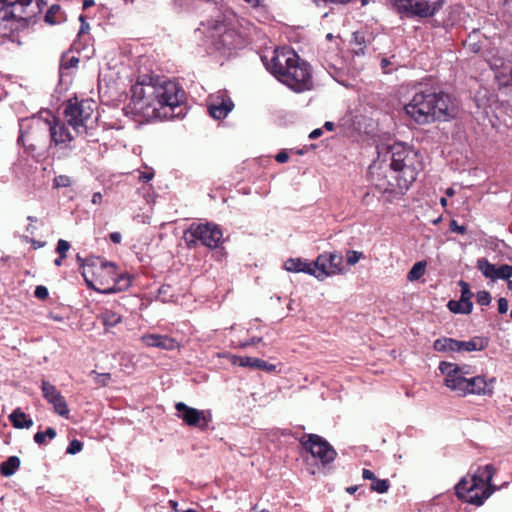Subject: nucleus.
I'll list each match as a JSON object with an SVG mask.
<instances>
[{"mask_svg":"<svg viewBox=\"0 0 512 512\" xmlns=\"http://www.w3.org/2000/svg\"><path fill=\"white\" fill-rule=\"evenodd\" d=\"M495 378L487 380L485 376L477 375L471 376L468 379L467 388L465 389V396L467 395H479V396H491L494 390Z\"/></svg>","mask_w":512,"mask_h":512,"instance_id":"17","label":"nucleus"},{"mask_svg":"<svg viewBox=\"0 0 512 512\" xmlns=\"http://www.w3.org/2000/svg\"><path fill=\"white\" fill-rule=\"evenodd\" d=\"M394 11L402 18L433 17L444 5V0H389Z\"/></svg>","mask_w":512,"mask_h":512,"instance_id":"8","label":"nucleus"},{"mask_svg":"<svg viewBox=\"0 0 512 512\" xmlns=\"http://www.w3.org/2000/svg\"><path fill=\"white\" fill-rule=\"evenodd\" d=\"M103 272L111 276L112 284L110 287L104 288L105 293H116L127 289L131 285V278L128 274L118 273L115 264L103 263L101 266Z\"/></svg>","mask_w":512,"mask_h":512,"instance_id":"16","label":"nucleus"},{"mask_svg":"<svg viewBox=\"0 0 512 512\" xmlns=\"http://www.w3.org/2000/svg\"><path fill=\"white\" fill-rule=\"evenodd\" d=\"M322 135V130L320 128H317L315 130H313L310 134H309V138L310 139H317L318 137H320Z\"/></svg>","mask_w":512,"mask_h":512,"instance_id":"55","label":"nucleus"},{"mask_svg":"<svg viewBox=\"0 0 512 512\" xmlns=\"http://www.w3.org/2000/svg\"><path fill=\"white\" fill-rule=\"evenodd\" d=\"M477 303L481 306H487L491 302V295L489 292L483 290L479 291L476 295Z\"/></svg>","mask_w":512,"mask_h":512,"instance_id":"40","label":"nucleus"},{"mask_svg":"<svg viewBox=\"0 0 512 512\" xmlns=\"http://www.w3.org/2000/svg\"><path fill=\"white\" fill-rule=\"evenodd\" d=\"M439 369L445 375V385L458 396L465 397V389L471 375L470 366L443 361Z\"/></svg>","mask_w":512,"mask_h":512,"instance_id":"10","label":"nucleus"},{"mask_svg":"<svg viewBox=\"0 0 512 512\" xmlns=\"http://www.w3.org/2000/svg\"><path fill=\"white\" fill-rule=\"evenodd\" d=\"M234 104L226 92L220 91L208 107L209 114L214 119H224L232 111Z\"/></svg>","mask_w":512,"mask_h":512,"instance_id":"18","label":"nucleus"},{"mask_svg":"<svg viewBox=\"0 0 512 512\" xmlns=\"http://www.w3.org/2000/svg\"><path fill=\"white\" fill-rule=\"evenodd\" d=\"M261 340H262V339H261V338H259V337H253V338H251V339H250V340H248V341L242 342V343L240 344V346H241V347H248V346H250V345H255V344L260 343V342H261Z\"/></svg>","mask_w":512,"mask_h":512,"instance_id":"49","label":"nucleus"},{"mask_svg":"<svg viewBox=\"0 0 512 512\" xmlns=\"http://www.w3.org/2000/svg\"><path fill=\"white\" fill-rule=\"evenodd\" d=\"M498 311L501 314H504L508 311V301L506 298H500L498 300Z\"/></svg>","mask_w":512,"mask_h":512,"instance_id":"46","label":"nucleus"},{"mask_svg":"<svg viewBox=\"0 0 512 512\" xmlns=\"http://www.w3.org/2000/svg\"><path fill=\"white\" fill-rule=\"evenodd\" d=\"M76 260H77L78 264L80 265V267H82V268L85 267V260L79 254H77Z\"/></svg>","mask_w":512,"mask_h":512,"instance_id":"58","label":"nucleus"},{"mask_svg":"<svg viewBox=\"0 0 512 512\" xmlns=\"http://www.w3.org/2000/svg\"><path fill=\"white\" fill-rule=\"evenodd\" d=\"M45 21L50 25L59 24L64 21V14L59 5H52L45 14Z\"/></svg>","mask_w":512,"mask_h":512,"instance_id":"26","label":"nucleus"},{"mask_svg":"<svg viewBox=\"0 0 512 512\" xmlns=\"http://www.w3.org/2000/svg\"><path fill=\"white\" fill-rule=\"evenodd\" d=\"M35 230H36V227L31 224L26 227V231L31 234H33Z\"/></svg>","mask_w":512,"mask_h":512,"instance_id":"64","label":"nucleus"},{"mask_svg":"<svg viewBox=\"0 0 512 512\" xmlns=\"http://www.w3.org/2000/svg\"><path fill=\"white\" fill-rule=\"evenodd\" d=\"M358 487L357 486H350V487H347L346 488V491L349 493V494H354L356 491H357Z\"/></svg>","mask_w":512,"mask_h":512,"instance_id":"61","label":"nucleus"},{"mask_svg":"<svg viewBox=\"0 0 512 512\" xmlns=\"http://www.w3.org/2000/svg\"><path fill=\"white\" fill-rule=\"evenodd\" d=\"M404 110L407 116L420 125L447 121L456 116V106L451 97L431 90L416 92Z\"/></svg>","mask_w":512,"mask_h":512,"instance_id":"3","label":"nucleus"},{"mask_svg":"<svg viewBox=\"0 0 512 512\" xmlns=\"http://www.w3.org/2000/svg\"><path fill=\"white\" fill-rule=\"evenodd\" d=\"M56 437V430L52 427H48L45 432H37L34 434V441L38 445H45L46 444V438L49 440H52Z\"/></svg>","mask_w":512,"mask_h":512,"instance_id":"33","label":"nucleus"},{"mask_svg":"<svg viewBox=\"0 0 512 512\" xmlns=\"http://www.w3.org/2000/svg\"><path fill=\"white\" fill-rule=\"evenodd\" d=\"M50 404L53 405L54 410L57 414H59L62 417L68 418L69 417V408L67 405V402L63 396L58 397L54 401H52Z\"/></svg>","mask_w":512,"mask_h":512,"instance_id":"32","label":"nucleus"},{"mask_svg":"<svg viewBox=\"0 0 512 512\" xmlns=\"http://www.w3.org/2000/svg\"><path fill=\"white\" fill-rule=\"evenodd\" d=\"M459 286L461 288L460 299H462L465 302H471V298H472L473 294L470 290V285L467 282L460 280Z\"/></svg>","mask_w":512,"mask_h":512,"instance_id":"37","label":"nucleus"},{"mask_svg":"<svg viewBox=\"0 0 512 512\" xmlns=\"http://www.w3.org/2000/svg\"><path fill=\"white\" fill-rule=\"evenodd\" d=\"M504 10L505 13L512 19V0H505Z\"/></svg>","mask_w":512,"mask_h":512,"instance_id":"51","label":"nucleus"},{"mask_svg":"<svg viewBox=\"0 0 512 512\" xmlns=\"http://www.w3.org/2000/svg\"><path fill=\"white\" fill-rule=\"evenodd\" d=\"M324 128L328 131H332L334 129V123L327 121L324 124Z\"/></svg>","mask_w":512,"mask_h":512,"instance_id":"57","label":"nucleus"},{"mask_svg":"<svg viewBox=\"0 0 512 512\" xmlns=\"http://www.w3.org/2000/svg\"><path fill=\"white\" fill-rule=\"evenodd\" d=\"M450 230L458 234H464L466 232V227L459 225L456 220H452L450 222Z\"/></svg>","mask_w":512,"mask_h":512,"instance_id":"44","label":"nucleus"},{"mask_svg":"<svg viewBox=\"0 0 512 512\" xmlns=\"http://www.w3.org/2000/svg\"><path fill=\"white\" fill-rule=\"evenodd\" d=\"M109 237H110V240L115 244L120 243L121 239H122V236L119 232H112V233H110Z\"/></svg>","mask_w":512,"mask_h":512,"instance_id":"52","label":"nucleus"},{"mask_svg":"<svg viewBox=\"0 0 512 512\" xmlns=\"http://www.w3.org/2000/svg\"><path fill=\"white\" fill-rule=\"evenodd\" d=\"M276 161L279 162V163H285L288 161L289 159V155L287 152L285 151H281L279 152L276 157H275Z\"/></svg>","mask_w":512,"mask_h":512,"instance_id":"48","label":"nucleus"},{"mask_svg":"<svg viewBox=\"0 0 512 512\" xmlns=\"http://www.w3.org/2000/svg\"><path fill=\"white\" fill-rule=\"evenodd\" d=\"M314 265L315 261L308 262L307 260H303L301 258H290L287 261H285L284 268L289 272H304L314 276Z\"/></svg>","mask_w":512,"mask_h":512,"instance_id":"21","label":"nucleus"},{"mask_svg":"<svg viewBox=\"0 0 512 512\" xmlns=\"http://www.w3.org/2000/svg\"><path fill=\"white\" fill-rule=\"evenodd\" d=\"M154 177V172H141L139 174V180L142 182H148Z\"/></svg>","mask_w":512,"mask_h":512,"instance_id":"47","label":"nucleus"},{"mask_svg":"<svg viewBox=\"0 0 512 512\" xmlns=\"http://www.w3.org/2000/svg\"><path fill=\"white\" fill-rule=\"evenodd\" d=\"M362 477L365 480H373L374 481L376 479L374 473L369 469H363Z\"/></svg>","mask_w":512,"mask_h":512,"instance_id":"50","label":"nucleus"},{"mask_svg":"<svg viewBox=\"0 0 512 512\" xmlns=\"http://www.w3.org/2000/svg\"><path fill=\"white\" fill-rule=\"evenodd\" d=\"M249 23L233 11L225 10L206 24V32L217 50H232L244 45Z\"/></svg>","mask_w":512,"mask_h":512,"instance_id":"5","label":"nucleus"},{"mask_svg":"<svg viewBox=\"0 0 512 512\" xmlns=\"http://www.w3.org/2000/svg\"><path fill=\"white\" fill-rule=\"evenodd\" d=\"M354 39L355 41L360 45L359 49L357 50V54H359L360 52L361 53H364V48L361 47L362 45V40H363V37L359 34V33H354Z\"/></svg>","mask_w":512,"mask_h":512,"instance_id":"53","label":"nucleus"},{"mask_svg":"<svg viewBox=\"0 0 512 512\" xmlns=\"http://www.w3.org/2000/svg\"><path fill=\"white\" fill-rule=\"evenodd\" d=\"M248 4H250L252 7H257L260 4V0H244Z\"/></svg>","mask_w":512,"mask_h":512,"instance_id":"59","label":"nucleus"},{"mask_svg":"<svg viewBox=\"0 0 512 512\" xmlns=\"http://www.w3.org/2000/svg\"><path fill=\"white\" fill-rule=\"evenodd\" d=\"M222 230L213 223H192L183 234V239L189 248L198 243L208 248H217L222 239Z\"/></svg>","mask_w":512,"mask_h":512,"instance_id":"9","label":"nucleus"},{"mask_svg":"<svg viewBox=\"0 0 512 512\" xmlns=\"http://www.w3.org/2000/svg\"><path fill=\"white\" fill-rule=\"evenodd\" d=\"M299 442L314 458L319 459L323 466L333 462L337 456L329 442L317 434H304Z\"/></svg>","mask_w":512,"mask_h":512,"instance_id":"11","label":"nucleus"},{"mask_svg":"<svg viewBox=\"0 0 512 512\" xmlns=\"http://www.w3.org/2000/svg\"><path fill=\"white\" fill-rule=\"evenodd\" d=\"M433 349L437 352H457V340L448 337H442L434 341Z\"/></svg>","mask_w":512,"mask_h":512,"instance_id":"25","label":"nucleus"},{"mask_svg":"<svg viewBox=\"0 0 512 512\" xmlns=\"http://www.w3.org/2000/svg\"><path fill=\"white\" fill-rule=\"evenodd\" d=\"M378 153L385 150L390 156V168L394 174L392 177L395 183L388 181L377 182L376 188L383 193L402 195L416 180L419 171L422 169V162L418 152L403 143H394L386 147H377Z\"/></svg>","mask_w":512,"mask_h":512,"instance_id":"2","label":"nucleus"},{"mask_svg":"<svg viewBox=\"0 0 512 512\" xmlns=\"http://www.w3.org/2000/svg\"><path fill=\"white\" fill-rule=\"evenodd\" d=\"M266 68L280 82L297 93L311 90L313 87L310 65L293 50H276L275 55L266 63Z\"/></svg>","mask_w":512,"mask_h":512,"instance_id":"4","label":"nucleus"},{"mask_svg":"<svg viewBox=\"0 0 512 512\" xmlns=\"http://www.w3.org/2000/svg\"><path fill=\"white\" fill-rule=\"evenodd\" d=\"M72 180L67 175H58L53 179V187L54 188H66L71 186Z\"/></svg>","mask_w":512,"mask_h":512,"instance_id":"36","label":"nucleus"},{"mask_svg":"<svg viewBox=\"0 0 512 512\" xmlns=\"http://www.w3.org/2000/svg\"><path fill=\"white\" fill-rule=\"evenodd\" d=\"M426 265L425 261L415 263L408 272L407 279L411 282L419 280L425 274Z\"/></svg>","mask_w":512,"mask_h":512,"instance_id":"30","label":"nucleus"},{"mask_svg":"<svg viewBox=\"0 0 512 512\" xmlns=\"http://www.w3.org/2000/svg\"><path fill=\"white\" fill-rule=\"evenodd\" d=\"M78 63H79L78 57H75V56L68 57V56L64 55L61 58L60 70H68L70 68H74L78 65Z\"/></svg>","mask_w":512,"mask_h":512,"instance_id":"35","label":"nucleus"},{"mask_svg":"<svg viewBox=\"0 0 512 512\" xmlns=\"http://www.w3.org/2000/svg\"><path fill=\"white\" fill-rule=\"evenodd\" d=\"M389 64H390V61H389L388 59L383 58V59L381 60V67H382L383 69H385L386 67H388V65H389Z\"/></svg>","mask_w":512,"mask_h":512,"instance_id":"62","label":"nucleus"},{"mask_svg":"<svg viewBox=\"0 0 512 512\" xmlns=\"http://www.w3.org/2000/svg\"><path fill=\"white\" fill-rule=\"evenodd\" d=\"M314 277L319 280L325 278L343 274L345 269L343 267V256L339 253H323L319 255L315 260Z\"/></svg>","mask_w":512,"mask_h":512,"instance_id":"12","label":"nucleus"},{"mask_svg":"<svg viewBox=\"0 0 512 512\" xmlns=\"http://www.w3.org/2000/svg\"><path fill=\"white\" fill-rule=\"evenodd\" d=\"M29 242L31 243V245L34 249L41 248L45 245V242H40V241H37L34 239H30Z\"/></svg>","mask_w":512,"mask_h":512,"instance_id":"56","label":"nucleus"},{"mask_svg":"<svg viewBox=\"0 0 512 512\" xmlns=\"http://www.w3.org/2000/svg\"><path fill=\"white\" fill-rule=\"evenodd\" d=\"M100 318L106 327H114L121 322V316L111 310H105L102 312Z\"/></svg>","mask_w":512,"mask_h":512,"instance_id":"31","label":"nucleus"},{"mask_svg":"<svg viewBox=\"0 0 512 512\" xmlns=\"http://www.w3.org/2000/svg\"><path fill=\"white\" fill-rule=\"evenodd\" d=\"M96 383L105 386L108 384V381L111 378V375L109 373H103V374H96Z\"/></svg>","mask_w":512,"mask_h":512,"instance_id":"45","label":"nucleus"},{"mask_svg":"<svg viewBox=\"0 0 512 512\" xmlns=\"http://www.w3.org/2000/svg\"><path fill=\"white\" fill-rule=\"evenodd\" d=\"M241 367H250L253 369L264 370L267 372H273L276 370V366L274 364H270L262 359L255 357H237L235 362Z\"/></svg>","mask_w":512,"mask_h":512,"instance_id":"22","label":"nucleus"},{"mask_svg":"<svg viewBox=\"0 0 512 512\" xmlns=\"http://www.w3.org/2000/svg\"><path fill=\"white\" fill-rule=\"evenodd\" d=\"M495 468L491 464L479 466L474 471L471 480L463 478L456 486L455 491L458 498L480 506L491 495V481Z\"/></svg>","mask_w":512,"mask_h":512,"instance_id":"6","label":"nucleus"},{"mask_svg":"<svg viewBox=\"0 0 512 512\" xmlns=\"http://www.w3.org/2000/svg\"><path fill=\"white\" fill-rule=\"evenodd\" d=\"M488 341L483 337H473L468 341L457 340V352H472L484 350Z\"/></svg>","mask_w":512,"mask_h":512,"instance_id":"23","label":"nucleus"},{"mask_svg":"<svg viewBox=\"0 0 512 512\" xmlns=\"http://www.w3.org/2000/svg\"><path fill=\"white\" fill-rule=\"evenodd\" d=\"M63 259H64V258H61V255H59V257H58V258H56V259L54 260V264H55L56 266H61V265H62V261H63Z\"/></svg>","mask_w":512,"mask_h":512,"instance_id":"63","label":"nucleus"},{"mask_svg":"<svg viewBox=\"0 0 512 512\" xmlns=\"http://www.w3.org/2000/svg\"><path fill=\"white\" fill-rule=\"evenodd\" d=\"M131 93L127 109L146 121L169 120L185 114V92L175 81L143 77L132 86Z\"/></svg>","mask_w":512,"mask_h":512,"instance_id":"1","label":"nucleus"},{"mask_svg":"<svg viewBox=\"0 0 512 512\" xmlns=\"http://www.w3.org/2000/svg\"><path fill=\"white\" fill-rule=\"evenodd\" d=\"M20 466V459L17 456H10L1 464L0 472L4 476L13 475Z\"/></svg>","mask_w":512,"mask_h":512,"instance_id":"28","label":"nucleus"},{"mask_svg":"<svg viewBox=\"0 0 512 512\" xmlns=\"http://www.w3.org/2000/svg\"><path fill=\"white\" fill-rule=\"evenodd\" d=\"M94 5V0H84L83 8L87 9L88 7Z\"/></svg>","mask_w":512,"mask_h":512,"instance_id":"60","label":"nucleus"},{"mask_svg":"<svg viewBox=\"0 0 512 512\" xmlns=\"http://www.w3.org/2000/svg\"><path fill=\"white\" fill-rule=\"evenodd\" d=\"M487 62L492 70L496 73V78L503 85H508L512 81V69L505 64L503 58L493 55L487 57Z\"/></svg>","mask_w":512,"mask_h":512,"instance_id":"19","label":"nucleus"},{"mask_svg":"<svg viewBox=\"0 0 512 512\" xmlns=\"http://www.w3.org/2000/svg\"><path fill=\"white\" fill-rule=\"evenodd\" d=\"M142 342L148 347H156L164 350H174L179 347V343L166 335L149 334L141 338Z\"/></svg>","mask_w":512,"mask_h":512,"instance_id":"20","label":"nucleus"},{"mask_svg":"<svg viewBox=\"0 0 512 512\" xmlns=\"http://www.w3.org/2000/svg\"><path fill=\"white\" fill-rule=\"evenodd\" d=\"M48 289L43 285H38L35 288L34 295L40 300H45L48 297Z\"/></svg>","mask_w":512,"mask_h":512,"instance_id":"43","label":"nucleus"},{"mask_svg":"<svg viewBox=\"0 0 512 512\" xmlns=\"http://www.w3.org/2000/svg\"><path fill=\"white\" fill-rule=\"evenodd\" d=\"M102 194L100 192H95L92 196V203L93 204H100L102 202Z\"/></svg>","mask_w":512,"mask_h":512,"instance_id":"54","label":"nucleus"},{"mask_svg":"<svg viewBox=\"0 0 512 512\" xmlns=\"http://www.w3.org/2000/svg\"><path fill=\"white\" fill-rule=\"evenodd\" d=\"M9 420L17 429H29L33 426V420L28 417L20 408L15 409L9 415Z\"/></svg>","mask_w":512,"mask_h":512,"instance_id":"24","label":"nucleus"},{"mask_svg":"<svg viewBox=\"0 0 512 512\" xmlns=\"http://www.w3.org/2000/svg\"><path fill=\"white\" fill-rule=\"evenodd\" d=\"M45 124L50 133V144L68 148L74 137L70 133L66 124L54 115H51L49 119H46Z\"/></svg>","mask_w":512,"mask_h":512,"instance_id":"13","label":"nucleus"},{"mask_svg":"<svg viewBox=\"0 0 512 512\" xmlns=\"http://www.w3.org/2000/svg\"><path fill=\"white\" fill-rule=\"evenodd\" d=\"M175 409L177 417L182 419L187 425L198 427L202 430L207 428L209 419L204 411L192 408L183 402H177Z\"/></svg>","mask_w":512,"mask_h":512,"instance_id":"14","label":"nucleus"},{"mask_svg":"<svg viewBox=\"0 0 512 512\" xmlns=\"http://www.w3.org/2000/svg\"><path fill=\"white\" fill-rule=\"evenodd\" d=\"M95 107L96 103L91 99H69L64 110L65 119L78 134L88 135L97 119Z\"/></svg>","mask_w":512,"mask_h":512,"instance_id":"7","label":"nucleus"},{"mask_svg":"<svg viewBox=\"0 0 512 512\" xmlns=\"http://www.w3.org/2000/svg\"><path fill=\"white\" fill-rule=\"evenodd\" d=\"M41 390L43 397L48 403H51L58 397L62 396V394L57 390V388L46 380H42Z\"/></svg>","mask_w":512,"mask_h":512,"instance_id":"27","label":"nucleus"},{"mask_svg":"<svg viewBox=\"0 0 512 512\" xmlns=\"http://www.w3.org/2000/svg\"><path fill=\"white\" fill-rule=\"evenodd\" d=\"M390 485L388 480L386 479H375L371 484V490L377 493H386L389 489Z\"/></svg>","mask_w":512,"mask_h":512,"instance_id":"34","label":"nucleus"},{"mask_svg":"<svg viewBox=\"0 0 512 512\" xmlns=\"http://www.w3.org/2000/svg\"><path fill=\"white\" fill-rule=\"evenodd\" d=\"M70 249V243L64 239H60L57 242V248L56 251L59 255H61V258H66V253Z\"/></svg>","mask_w":512,"mask_h":512,"instance_id":"42","label":"nucleus"},{"mask_svg":"<svg viewBox=\"0 0 512 512\" xmlns=\"http://www.w3.org/2000/svg\"><path fill=\"white\" fill-rule=\"evenodd\" d=\"M363 257V253L356 250H348L346 253V261L350 266L355 265Z\"/></svg>","mask_w":512,"mask_h":512,"instance_id":"38","label":"nucleus"},{"mask_svg":"<svg viewBox=\"0 0 512 512\" xmlns=\"http://www.w3.org/2000/svg\"><path fill=\"white\" fill-rule=\"evenodd\" d=\"M447 306L451 312L462 314L471 313L473 308L472 302H465L462 299H460L459 301L450 300Z\"/></svg>","mask_w":512,"mask_h":512,"instance_id":"29","label":"nucleus"},{"mask_svg":"<svg viewBox=\"0 0 512 512\" xmlns=\"http://www.w3.org/2000/svg\"><path fill=\"white\" fill-rule=\"evenodd\" d=\"M476 37L477 34L475 32L473 34H470L464 44L466 47L469 48V50H471L474 53L479 52L481 49V46L475 41Z\"/></svg>","mask_w":512,"mask_h":512,"instance_id":"39","label":"nucleus"},{"mask_svg":"<svg viewBox=\"0 0 512 512\" xmlns=\"http://www.w3.org/2000/svg\"><path fill=\"white\" fill-rule=\"evenodd\" d=\"M477 268L481 273L488 279L491 280H508L512 277V266L503 264L496 266L490 263L486 258H480L477 260Z\"/></svg>","mask_w":512,"mask_h":512,"instance_id":"15","label":"nucleus"},{"mask_svg":"<svg viewBox=\"0 0 512 512\" xmlns=\"http://www.w3.org/2000/svg\"><path fill=\"white\" fill-rule=\"evenodd\" d=\"M82 448H83V444H82V442H80V441H79V440H77V439H74V440H72V441L69 443V445H68V447H67V449H66V453H67V454L74 455V454L79 453V452L82 450Z\"/></svg>","mask_w":512,"mask_h":512,"instance_id":"41","label":"nucleus"}]
</instances>
